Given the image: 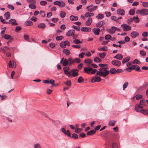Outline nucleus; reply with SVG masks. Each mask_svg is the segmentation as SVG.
Instances as JSON below:
<instances>
[{
  "mask_svg": "<svg viewBox=\"0 0 148 148\" xmlns=\"http://www.w3.org/2000/svg\"><path fill=\"white\" fill-rule=\"evenodd\" d=\"M108 68L107 67H103L99 69L96 75H99L101 77H105L109 73V71L107 70Z\"/></svg>",
  "mask_w": 148,
  "mask_h": 148,
  "instance_id": "nucleus-1",
  "label": "nucleus"
},
{
  "mask_svg": "<svg viewBox=\"0 0 148 148\" xmlns=\"http://www.w3.org/2000/svg\"><path fill=\"white\" fill-rule=\"evenodd\" d=\"M136 13L138 14H140L143 16H146L148 14V9L143 8L140 10H138L136 12Z\"/></svg>",
  "mask_w": 148,
  "mask_h": 148,
  "instance_id": "nucleus-2",
  "label": "nucleus"
},
{
  "mask_svg": "<svg viewBox=\"0 0 148 148\" xmlns=\"http://www.w3.org/2000/svg\"><path fill=\"white\" fill-rule=\"evenodd\" d=\"M121 27L122 28L123 31L124 32H127L131 29V27L123 23L121 25Z\"/></svg>",
  "mask_w": 148,
  "mask_h": 148,
  "instance_id": "nucleus-3",
  "label": "nucleus"
},
{
  "mask_svg": "<svg viewBox=\"0 0 148 148\" xmlns=\"http://www.w3.org/2000/svg\"><path fill=\"white\" fill-rule=\"evenodd\" d=\"M78 70L77 69L71 70L70 71V77H71V75L74 77L77 76L79 74L78 73Z\"/></svg>",
  "mask_w": 148,
  "mask_h": 148,
  "instance_id": "nucleus-4",
  "label": "nucleus"
},
{
  "mask_svg": "<svg viewBox=\"0 0 148 148\" xmlns=\"http://www.w3.org/2000/svg\"><path fill=\"white\" fill-rule=\"evenodd\" d=\"M53 4L54 5H58L60 8H63L65 6V3L64 2L62 1H56L54 2Z\"/></svg>",
  "mask_w": 148,
  "mask_h": 148,
  "instance_id": "nucleus-5",
  "label": "nucleus"
},
{
  "mask_svg": "<svg viewBox=\"0 0 148 148\" xmlns=\"http://www.w3.org/2000/svg\"><path fill=\"white\" fill-rule=\"evenodd\" d=\"M102 79L99 77L97 76L93 77L91 79V82L92 83H94L96 82H100Z\"/></svg>",
  "mask_w": 148,
  "mask_h": 148,
  "instance_id": "nucleus-6",
  "label": "nucleus"
},
{
  "mask_svg": "<svg viewBox=\"0 0 148 148\" xmlns=\"http://www.w3.org/2000/svg\"><path fill=\"white\" fill-rule=\"evenodd\" d=\"M63 69L64 74L67 75L68 77H69L70 75V71H69V70L70 69L69 67L65 66L63 68Z\"/></svg>",
  "mask_w": 148,
  "mask_h": 148,
  "instance_id": "nucleus-7",
  "label": "nucleus"
},
{
  "mask_svg": "<svg viewBox=\"0 0 148 148\" xmlns=\"http://www.w3.org/2000/svg\"><path fill=\"white\" fill-rule=\"evenodd\" d=\"M90 67H85L84 69V72L88 74H90V73H91V71L93 69V68Z\"/></svg>",
  "mask_w": 148,
  "mask_h": 148,
  "instance_id": "nucleus-8",
  "label": "nucleus"
},
{
  "mask_svg": "<svg viewBox=\"0 0 148 148\" xmlns=\"http://www.w3.org/2000/svg\"><path fill=\"white\" fill-rule=\"evenodd\" d=\"M111 63L112 64L118 67L119 66L121 65L120 61L116 60H112L111 62Z\"/></svg>",
  "mask_w": 148,
  "mask_h": 148,
  "instance_id": "nucleus-9",
  "label": "nucleus"
},
{
  "mask_svg": "<svg viewBox=\"0 0 148 148\" xmlns=\"http://www.w3.org/2000/svg\"><path fill=\"white\" fill-rule=\"evenodd\" d=\"M61 63H62V65L64 66H66L69 65V62L68 60H67L66 58H63L61 61Z\"/></svg>",
  "mask_w": 148,
  "mask_h": 148,
  "instance_id": "nucleus-10",
  "label": "nucleus"
},
{
  "mask_svg": "<svg viewBox=\"0 0 148 148\" xmlns=\"http://www.w3.org/2000/svg\"><path fill=\"white\" fill-rule=\"evenodd\" d=\"M1 36L2 38H4L5 39L8 40L10 39V40H12L13 38L10 35L8 34H2Z\"/></svg>",
  "mask_w": 148,
  "mask_h": 148,
  "instance_id": "nucleus-11",
  "label": "nucleus"
},
{
  "mask_svg": "<svg viewBox=\"0 0 148 148\" xmlns=\"http://www.w3.org/2000/svg\"><path fill=\"white\" fill-rule=\"evenodd\" d=\"M8 24H11L12 25H18L16 20L14 19H11L8 22H7Z\"/></svg>",
  "mask_w": 148,
  "mask_h": 148,
  "instance_id": "nucleus-12",
  "label": "nucleus"
},
{
  "mask_svg": "<svg viewBox=\"0 0 148 148\" xmlns=\"http://www.w3.org/2000/svg\"><path fill=\"white\" fill-rule=\"evenodd\" d=\"M139 34L138 33L135 31H133L131 33L130 36L133 38H134L138 36Z\"/></svg>",
  "mask_w": 148,
  "mask_h": 148,
  "instance_id": "nucleus-13",
  "label": "nucleus"
},
{
  "mask_svg": "<svg viewBox=\"0 0 148 148\" xmlns=\"http://www.w3.org/2000/svg\"><path fill=\"white\" fill-rule=\"evenodd\" d=\"M84 63L86 64H88L87 65L88 66H91V65L93 62V61L90 59H86L84 62Z\"/></svg>",
  "mask_w": 148,
  "mask_h": 148,
  "instance_id": "nucleus-14",
  "label": "nucleus"
},
{
  "mask_svg": "<svg viewBox=\"0 0 148 148\" xmlns=\"http://www.w3.org/2000/svg\"><path fill=\"white\" fill-rule=\"evenodd\" d=\"M116 13L118 14L123 16L125 14V11L124 10L120 8L117 10Z\"/></svg>",
  "mask_w": 148,
  "mask_h": 148,
  "instance_id": "nucleus-15",
  "label": "nucleus"
},
{
  "mask_svg": "<svg viewBox=\"0 0 148 148\" xmlns=\"http://www.w3.org/2000/svg\"><path fill=\"white\" fill-rule=\"evenodd\" d=\"M143 108V107L140 106V105H136L135 106V109L136 111L137 112H141L143 110L142 108Z\"/></svg>",
  "mask_w": 148,
  "mask_h": 148,
  "instance_id": "nucleus-16",
  "label": "nucleus"
},
{
  "mask_svg": "<svg viewBox=\"0 0 148 148\" xmlns=\"http://www.w3.org/2000/svg\"><path fill=\"white\" fill-rule=\"evenodd\" d=\"M9 66L10 68H15L16 67L15 62L14 61H10L9 63Z\"/></svg>",
  "mask_w": 148,
  "mask_h": 148,
  "instance_id": "nucleus-17",
  "label": "nucleus"
},
{
  "mask_svg": "<svg viewBox=\"0 0 148 148\" xmlns=\"http://www.w3.org/2000/svg\"><path fill=\"white\" fill-rule=\"evenodd\" d=\"M117 27H112L111 29H110L108 31L109 33L111 34H113L115 33Z\"/></svg>",
  "mask_w": 148,
  "mask_h": 148,
  "instance_id": "nucleus-18",
  "label": "nucleus"
},
{
  "mask_svg": "<svg viewBox=\"0 0 148 148\" xmlns=\"http://www.w3.org/2000/svg\"><path fill=\"white\" fill-rule=\"evenodd\" d=\"M75 33V31L73 29H71L66 34V35L67 36H70L74 35Z\"/></svg>",
  "mask_w": 148,
  "mask_h": 148,
  "instance_id": "nucleus-19",
  "label": "nucleus"
},
{
  "mask_svg": "<svg viewBox=\"0 0 148 148\" xmlns=\"http://www.w3.org/2000/svg\"><path fill=\"white\" fill-rule=\"evenodd\" d=\"M9 49V48L6 46L3 47L0 49V51L3 53H5Z\"/></svg>",
  "mask_w": 148,
  "mask_h": 148,
  "instance_id": "nucleus-20",
  "label": "nucleus"
},
{
  "mask_svg": "<svg viewBox=\"0 0 148 148\" xmlns=\"http://www.w3.org/2000/svg\"><path fill=\"white\" fill-rule=\"evenodd\" d=\"M81 29L82 32H89L91 30L90 27H82Z\"/></svg>",
  "mask_w": 148,
  "mask_h": 148,
  "instance_id": "nucleus-21",
  "label": "nucleus"
},
{
  "mask_svg": "<svg viewBox=\"0 0 148 148\" xmlns=\"http://www.w3.org/2000/svg\"><path fill=\"white\" fill-rule=\"evenodd\" d=\"M105 22L104 21H102L99 22L96 25V26L98 27H101L104 25Z\"/></svg>",
  "mask_w": 148,
  "mask_h": 148,
  "instance_id": "nucleus-22",
  "label": "nucleus"
},
{
  "mask_svg": "<svg viewBox=\"0 0 148 148\" xmlns=\"http://www.w3.org/2000/svg\"><path fill=\"white\" fill-rule=\"evenodd\" d=\"M92 31L95 35H97L99 34V33L100 32V30L99 28H94L92 29Z\"/></svg>",
  "mask_w": 148,
  "mask_h": 148,
  "instance_id": "nucleus-23",
  "label": "nucleus"
},
{
  "mask_svg": "<svg viewBox=\"0 0 148 148\" xmlns=\"http://www.w3.org/2000/svg\"><path fill=\"white\" fill-rule=\"evenodd\" d=\"M114 58L116 59L119 60H121L123 58V56L121 54H117L114 57Z\"/></svg>",
  "mask_w": 148,
  "mask_h": 148,
  "instance_id": "nucleus-24",
  "label": "nucleus"
},
{
  "mask_svg": "<svg viewBox=\"0 0 148 148\" xmlns=\"http://www.w3.org/2000/svg\"><path fill=\"white\" fill-rule=\"evenodd\" d=\"M70 18V20L72 21H76L78 19V17L77 16H75L73 15L71 16Z\"/></svg>",
  "mask_w": 148,
  "mask_h": 148,
  "instance_id": "nucleus-25",
  "label": "nucleus"
},
{
  "mask_svg": "<svg viewBox=\"0 0 148 148\" xmlns=\"http://www.w3.org/2000/svg\"><path fill=\"white\" fill-rule=\"evenodd\" d=\"M132 66V67H134V68L133 69V70L135 69L136 71H141L140 69V67L138 65H134Z\"/></svg>",
  "mask_w": 148,
  "mask_h": 148,
  "instance_id": "nucleus-26",
  "label": "nucleus"
},
{
  "mask_svg": "<svg viewBox=\"0 0 148 148\" xmlns=\"http://www.w3.org/2000/svg\"><path fill=\"white\" fill-rule=\"evenodd\" d=\"M4 16L5 18L6 19H9L10 17V13L9 12H6L5 13Z\"/></svg>",
  "mask_w": 148,
  "mask_h": 148,
  "instance_id": "nucleus-27",
  "label": "nucleus"
},
{
  "mask_svg": "<svg viewBox=\"0 0 148 148\" xmlns=\"http://www.w3.org/2000/svg\"><path fill=\"white\" fill-rule=\"evenodd\" d=\"M130 59V57H127L123 60L122 63L123 64L125 63L128 62Z\"/></svg>",
  "mask_w": 148,
  "mask_h": 148,
  "instance_id": "nucleus-28",
  "label": "nucleus"
},
{
  "mask_svg": "<svg viewBox=\"0 0 148 148\" xmlns=\"http://www.w3.org/2000/svg\"><path fill=\"white\" fill-rule=\"evenodd\" d=\"M92 22V19L91 18H89L85 23L86 25L89 26L91 25Z\"/></svg>",
  "mask_w": 148,
  "mask_h": 148,
  "instance_id": "nucleus-29",
  "label": "nucleus"
},
{
  "mask_svg": "<svg viewBox=\"0 0 148 148\" xmlns=\"http://www.w3.org/2000/svg\"><path fill=\"white\" fill-rule=\"evenodd\" d=\"M96 131L94 130H92L88 131L87 134V135L88 136H91L92 135L95 133Z\"/></svg>",
  "mask_w": 148,
  "mask_h": 148,
  "instance_id": "nucleus-30",
  "label": "nucleus"
},
{
  "mask_svg": "<svg viewBox=\"0 0 148 148\" xmlns=\"http://www.w3.org/2000/svg\"><path fill=\"white\" fill-rule=\"evenodd\" d=\"M45 25L44 23H40L38 25V27L41 29H44L45 27Z\"/></svg>",
  "mask_w": 148,
  "mask_h": 148,
  "instance_id": "nucleus-31",
  "label": "nucleus"
},
{
  "mask_svg": "<svg viewBox=\"0 0 148 148\" xmlns=\"http://www.w3.org/2000/svg\"><path fill=\"white\" fill-rule=\"evenodd\" d=\"M63 52L66 55H68L70 54V51L67 49H64L63 50Z\"/></svg>",
  "mask_w": 148,
  "mask_h": 148,
  "instance_id": "nucleus-32",
  "label": "nucleus"
},
{
  "mask_svg": "<svg viewBox=\"0 0 148 148\" xmlns=\"http://www.w3.org/2000/svg\"><path fill=\"white\" fill-rule=\"evenodd\" d=\"M94 60L95 62L96 63L101 62L102 61L101 59L97 57H95L94 58Z\"/></svg>",
  "mask_w": 148,
  "mask_h": 148,
  "instance_id": "nucleus-33",
  "label": "nucleus"
},
{
  "mask_svg": "<svg viewBox=\"0 0 148 148\" xmlns=\"http://www.w3.org/2000/svg\"><path fill=\"white\" fill-rule=\"evenodd\" d=\"M109 72L112 74H115L116 73V70L114 68H112L110 69Z\"/></svg>",
  "mask_w": 148,
  "mask_h": 148,
  "instance_id": "nucleus-34",
  "label": "nucleus"
},
{
  "mask_svg": "<svg viewBox=\"0 0 148 148\" xmlns=\"http://www.w3.org/2000/svg\"><path fill=\"white\" fill-rule=\"evenodd\" d=\"M25 24L26 26H31L33 24V23L31 21H28L25 22Z\"/></svg>",
  "mask_w": 148,
  "mask_h": 148,
  "instance_id": "nucleus-35",
  "label": "nucleus"
},
{
  "mask_svg": "<svg viewBox=\"0 0 148 148\" xmlns=\"http://www.w3.org/2000/svg\"><path fill=\"white\" fill-rule=\"evenodd\" d=\"M106 52H103L102 53H99L98 54L100 58H103L106 56Z\"/></svg>",
  "mask_w": 148,
  "mask_h": 148,
  "instance_id": "nucleus-36",
  "label": "nucleus"
},
{
  "mask_svg": "<svg viewBox=\"0 0 148 148\" xmlns=\"http://www.w3.org/2000/svg\"><path fill=\"white\" fill-rule=\"evenodd\" d=\"M66 15L65 12L63 11H61L60 13V16L62 18L64 17Z\"/></svg>",
  "mask_w": 148,
  "mask_h": 148,
  "instance_id": "nucleus-37",
  "label": "nucleus"
},
{
  "mask_svg": "<svg viewBox=\"0 0 148 148\" xmlns=\"http://www.w3.org/2000/svg\"><path fill=\"white\" fill-rule=\"evenodd\" d=\"M108 50V48L106 46H104L102 47H99L98 48V50L100 51L103 50L104 51H106Z\"/></svg>",
  "mask_w": 148,
  "mask_h": 148,
  "instance_id": "nucleus-38",
  "label": "nucleus"
},
{
  "mask_svg": "<svg viewBox=\"0 0 148 148\" xmlns=\"http://www.w3.org/2000/svg\"><path fill=\"white\" fill-rule=\"evenodd\" d=\"M35 3H32L29 5V7L31 9H34L36 8V6L34 4Z\"/></svg>",
  "mask_w": 148,
  "mask_h": 148,
  "instance_id": "nucleus-39",
  "label": "nucleus"
},
{
  "mask_svg": "<svg viewBox=\"0 0 148 148\" xmlns=\"http://www.w3.org/2000/svg\"><path fill=\"white\" fill-rule=\"evenodd\" d=\"M73 42L75 44H79L82 43V42L81 41H80L79 40L77 39H75L73 41Z\"/></svg>",
  "mask_w": 148,
  "mask_h": 148,
  "instance_id": "nucleus-40",
  "label": "nucleus"
},
{
  "mask_svg": "<svg viewBox=\"0 0 148 148\" xmlns=\"http://www.w3.org/2000/svg\"><path fill=\"white\" fill-rule=\"evenodd\" d=\"M69 64L71 65L73 64L74 63V60L71 58H69L68 59Z\"/></svg>",
  "mask_w": 148,
  "mask_h": 148,
  "instance_id": "nucleus-41",
  "label": "nucleus"
},
{
  "mask_svg": "<svg viewBox=\"0 0 148 148\" xmlns=\"http://www.w3.org/2000/svg\"><path fill=\"white\" fill-rule=\"evenodd\" d=\"M133 19L134 21L136 23H138L140 21L139 18L137 16L136 17L134 16L133 18Z\"/></svg>",
  "mask_w": 148,
  "mask_h": 148,
  "instance_id": "nucleus-42",
  "label": "nucleus"
},
{
  "mask_svg": "<svg viewBox=\"0 0 148 148\" xmlns=\"http://www.w3.org/2000/svg\"><path fill=\"white\" fill-rule=\"evenodd\" d=\"M97 8V6H95L92 7L91 8H89V9H88V11H90V12H93L96 10Z\"/></svg>",
  "mask_w": 148,
  "mask_h": 148,
  "instance_id": "nucleus-43",
  "label": "nucleus"
},
{
  "mask_svg": "<svg viewBox=\"0 0 148 148\" xmlns=\"http://www.w3.org/2000/svg\"><path fill=\"white\" fill-rule=\"evenodd\" d=\"M96 18L98 19L103 18H104L103 14H99L96 16Z\"/></svg>",
  "mask_w": 148,
  "mask_h": 148,
  "instance_id": "nucleus-44",
  "label": "nucleus"
},
{
  "mask_svg": "<svg viewBox=\"0 0 148 148\" xmlns=\"http://www.w3.org/2000/svg\"><path fill=\"white\" fill-rule=\"evenodd\" d=\"M134 67H132V66L128 67L126 68L125 69V71H127L128 72H130L131 71L133 70V69H134Z\"/></svg>",
  "mask_w": 148,
  "mask_h": 148,
  "instance_id": "nucleus-45",
  "label": "nucleus"
},
{
  "mask_svg": "<svg viewBox=\"0 0 148 148\" xmlns=\"http://www.w3.org/2000/svg\"><path fill=\"white\" fill-rule=\"evenodd\" d=\"M116 121H110L109 122V125L110 126H113L114 125V123Z\"/></svg>",
  "mask_w": 148,
  "mask_h": 148,
  "instance_id": "nucleus-46",
  "label": "nucleus"
},
{
  "mask_svg": "<svg viewBox=\"0 0 148 148\" xmlns=\"http://www.w3.org/2000/svg\"><path fill=\"white\" fill-rule=\"evenodd\" d=\"M34 148H42L40 145L39 143H37L34 145Z\"/></svg>",
  "mask_w": 148,
  "mask_h": 148,
  "instance_id": "nucleus-47",
  "label": "nucleus"
},
{
  "mask_svg": "<svg viewBox=\"0 0 148 148\" xmlns=\"http://www.w3.org/2000/svg\"><path fill=\"white\" fill-rule=\"evenodd\" d=\"M84 81V79L82 76H80L78 79V82L79 83H81Z\"/></svg>",
  "mask_w": 148,
  "mask_h": 148,
  "instance_id": "nucleus-48",
  "label": "nucleus"
},
{
  "mask_svg": "<svg viewBox=\"0 0 148 148\" xmlns=\"http://www.w3.org/2000/svg\"><path fill=\"white\" fill-rule=\"evenodd\" d=\"M135 12V11L134 10L132 9H131L129 11V14L131 15H133L134 14Z\"/></svg>",
  "mask_w": 148,
  "mask_h": 148,
  "instance_id": "nucleus-49",
  "label": "nucleus"
},
{
  "mask_svg": "<svg viewBox=\"0 0 148 148\" xmlns=\"http://www.w3.org/2000/svg\"><path fill=\"white\" fill-rule=\"evenodd\" d=\"M71 137L72 138H73L75 139H77L78 138V136L77 134L73 133Z\"/></svg>",
  "mask_w": 148,
  "mask_h": 148,
  "instance_id": "nucleus-50",
  "label": "nucleus"
},
{
  "mask_svg": "<svg viewBox=\"0 0 148 148\" xmlns=\"http://www.w3.org/2000/svg\"><path fill=\"white\" fill-rule=\"evenodd\" d=\"M140 55L142 56H144L146 55V53L143 50H141L140 51Z\"/></svg>",
  "mask_w": 148,
  "mask_h": 148,
  "instance_id": "nucleus-51",
  "label": "nucleus"
},
{
  "mask_svg": "<svg viewBox=\"0 0 148 148\" xmlns=\"http://www.w3.org/2000/svg\"><path fill=\"white\" fill-rule=\"evenodd\" d=\"M142 5L145 8H148V2H143Z\"/></svg>",
  "mask_w": 148,
  "mask_h": 148,
  "instance_id": "nucleus-52",
  "label": "nucleus"
},
{
  "mask_svg": "<svg viewBox=\"0 0 148 148\" xmlns=\"http://www.w3.org/2000/svg\"><path fill=\"white\" fill-rule=\"evenodd\" d=\"M63 38L62 36H57L56 38V39L57 41H59L62 40Z\"/></svg>",
  "mask_w": 148,
  "mask_h": 148,
  "instance_id": "nucleus-53",
  "label": "nucleus"
},
{
  "mask_svg": "<svg viewBox=\"0 0 148 148\" xmlns=\"http://www.w3.org/2000/svg\"><path fill=\"white\" fill-rule=\"evenodd\" d=\"M132 63L134 64H140V62L138 59H135L132 62Z\"/></svg>",
  "mask_w": 148,
  "mask_h": 148,
  "instance_id": "nucleus-54",
  "label": "nucleus"
},
{
  "mask_svg": "<svg viewBox=\"0 0 148 148\" xmlns=\"http://www.w3.org/2000/svg\"><path fill=\"white\" fill-rule=\"evenodd\" d=\"M111 38V36L109 34L106 35L105 37V39L106 40H108L109 39Z\"/></svg>",
  "mask_w": 148,
  "mask_h": 148,
  "instance_id": "nucleus-55",
  "label": "nucleus"
},
{
  "mask_svg": "<svg viewBox=\"0 0 148 148\" xmlns=\"http://www.w3.org/2000/svg\"><path fill=\"white\" fill-rule=\"evenodd\" d=\"M141 112L144 114L148 115V110H145L144 109H143Z\"/></svg>",
  "mask_w": 148,
  "mask_h": 148,
  "instance_id": "nucleus-56",
  "label": "nucleus"
},
{
  "mask_svg": "<svg viewBox=\"0 0 148 148\" xmlns=\"http://www.w3.org/2000/svg\"><path fill=\"white\" fill-rule=\"evenodd\" d=\"M26 1L28 3L31 4L32 3H36L35 0H26Z\"/></svg>",
  "mask_w": 148,
  "mask_h": 148,
  "instance_id": "nucleus-57",
  "label": "nucleus"
},
{
  "mask_svg": "<svg viewBox=\"0 0 148 148\" xmlns=\"http://www.w3.org/2000/svg\"><path fill=\"white\" fill-rule=\"evenodd\" d=\"M99 71L97 70L96 69H93L91 71V73H90V74H95L96 72V73L97 72V71Z\"/></svg>",
  "mask_w": 148,
  "mask_h": 148,
  "instance_id": "nucleus-58",
  "label": "nucleus"
},
{
  "mask_svg": "<svg viewBox=\"0 0 148 148\" xmlns=\"http://www.w3.org/2000/svg\"><path fill=\"white\" fill-rule=\"evenodd\" d=\"M74 62H76L77 63H79L81 62V60L78 58H75L74 59Z\"/></svg>",
  "mask_w": 148,
  "mask_h": 148,
  "instance_id": "nucleus-59",
  "label": "nucleus"
},
{
  "mask_svg": "<svg viewBox=\"0 0 148 148\" xmlns=\"http://www.w3.org/2000/svg\"><path fill=\"white\" fill-rule=\"evenodd\" d=\"M72 27V28H73L74 29H75L76 30L79 31L80 30V27L78 26H75L74 25H73Z\"/></svg>",
  "mask_w": 148,
  "mask_h": 148,
  "instance_id": "nucleus-60",
  "label": "nucleus"
},
{
  "mask_svg": "<svg viewBox=\"0 0 148 148\" xmlns=\"http://www.w3.org/2000/svg\"><path fill=\"white\" fill-rule=\"evenodd\" d=\"M128 84V82H125L123 85V90H124L125 89L127 88Z\"/></svg>",
  "mask_w": 148,
  "mask_h": 148,
  "instance_id": "nucleus-61",
  "label": "nucleus"
},
{
  "mask_svg": "<svg viewBox=\"0 0 148 148\" xmlns=\"http://www.w3.org/2000/svg\"><path fill=\"white\" fill-rule=\"evenodd\" d=\"M21 27L20 26H17L16 27L15 29L14 30L15 31L17 32L21 29Z\"/></svg>",
  "mask_w": 148,
  "mask_h": 148,
  "instance_id": "nucleus-62",
  "label": "nucleus"
},
{
  "mask_svg": "<svg viewBox=\"0 0 148 148\" xmlns=\"http://www.w3.org/2000/svg\"><path fill=\"white\" fill-rule=\"evenodd\" d=\"M142 36L144 37H147L148 36V32H143L142 34Z\"/></svg>",
  "mask_w": 148,
  "mask_h": 148,
  "instance_id": "nucleus-63",
  "label": "nucleus"
},
{
  "mask_svg": "<svg viewBox=\"0 0 148 148\" xmlns=\"http://www.w3.org/2000/svg\"><path fill=\"white\" fill-rule=\"evenodd\" d=\"M47 3L46 1H41L40 3L41 5L44 6L47 4Z\"/></svg>",
  "mask_w": 148,
  "mask_h": 148,
  "instance_id": "nucleus-64",
  "label": "nucleus"
}]
</instances>
